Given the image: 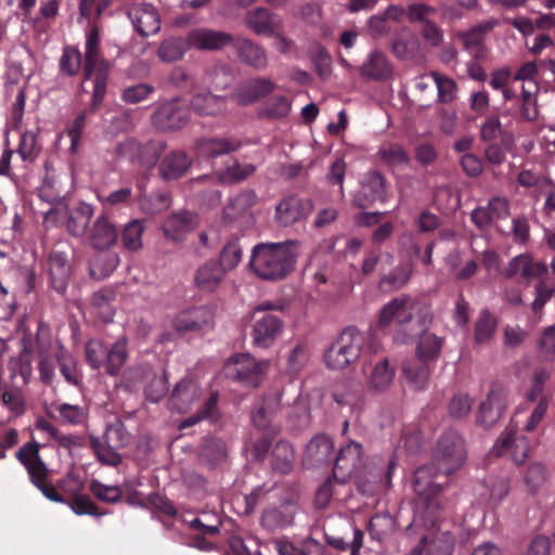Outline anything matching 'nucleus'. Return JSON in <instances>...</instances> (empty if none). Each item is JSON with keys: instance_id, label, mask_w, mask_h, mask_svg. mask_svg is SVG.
<instances>
[{"instance_id": "13d9d810", "label": "nucleus", "mask_w": 555, "mask_h": 555, "mask_svg": "<svg viewBox=\"0 0 555 555\" xmlns=\"http://www.w3.org/2000/svg\"><path fill=\"white\" fill-rule=\"evenodd\" d=\"M442 340L433 333H423L417 346V357L423 361H433L438 358Z\"/></svg>"}, {"instance_id": "cd10ccee", "label": "nucleus", "mask_w": 555, "mask_h": 555, "mask_svg": "<svg viewBox=\"0 0 555 555\" xmlns=\"http://www.w3.org/2000/svg\"><path fill=\"white\" fill-rule=\"evenodd\" d=\"M117 238L118 232L114 224L106 216H99L90 229L89 242L91 246L99 250H105L115 245Z\"/></svg>"}, {"instance_id": "20e7f679", "label": "nucleus", "mask_w": 555, "mask_h": 555, "mask_svg": "<svg viewBox=\"0 0 555 555\" xmlns=\"http://www.w3.org/2000/svg\"><path fill=\"white\" fill-rule=\"evenodd\" d=\"M86 361L93 370L104 369L111 375H117L128 359V341L119 337L113 345L106 346L100 339H89L85 347Z\"/></svg>"}, {"instance_id": "bb28decb", "label": "nucleus", "mask_w": 555, "mask_h": 555, "mask_svg": "<svg viewBox=\"0 0 555 555\" xmlns=\"http://www.w3.org/2000/svg\"><path fill=\"white\" fill-rule=\"evenodd\" d=\"M201 388L191 378L181 379L173 388L169 398V405L180 413L186 412L199 398Z\"/></svg>"}, {"instance_id": "2eb2a0df", "label": "nucleus", "mask_w": 555, "mask_h": 555, "mask_svg": "<svg viewBox=\"0 0 555 555\" xmlns=\"http://www.w3.org/2000/svg\"><path fill=\"white\" fill-rule=\"evenodd\" d=\"M507 403V390L502 386H493L479 406L477 421L486 427L493 426L502 417Z\"/></svg>"}, {"instance_id": "4be33fe9", "label": "nucleus", "mask_w": 555, "mask_h": 555, "mask_svg": "<svg viewBox=\"0 0 555 555\" xmlns=\"http://www.w3.org/2000/svg\"><path fill=\"white\" fill-rule=\"evenodd\" d=\"M164 150L165 143L162 141H150L141 146L134 140L129 139L118 145V152L122 156L129 154V157L132 158L135 155L138 162L146 168L155 166Z\"/></svg>"}, {"instance_id": "ddd939ff", "label": "nucleus", "mask_w": 555, "mask_h": 555, "mask_svg": "<svg viewBox=\"0 0 555 555\" xmlns=\"http://www.w3.org/2000/svg\"><path fill=\"white\" fill-rule=\"evenodd\" d=\"M529 448V441L525 436H516L514 428H506L492 447L491 454L509 455L515 463L522 464L528 456Z\"/></svg>"}, {"instance_id": "680f3d73", "label": "nucleus", "mask_w": 555, "mask_h": 555, "mask_svg": "<svg viewBox=\"0 0 555 555\" xmlns=\"http://www.w3.org/2000/svg\"><path fill=\"white\" fill-rule=\"evenodd\" d=\"M139 205L144 214L155 215L166 210L170 205V201L166 193L156 192L142 196L140 198Z\"/></svg>"}, {"instance_id": "b1692460", "label": "nucleus", "mask_w": 555, "mask_h": 555, "mask_svg": "<svg viewBox=\"0 0 555 555\" xmlns=\"http://www.w3.org/2000/svg\"><path fill=\"white\" fill-rule=\"evenodd\" d=\"M245 25L257 35L271 36L283 27L282 18L267 8L258 7L246 12Z\"/></svg>"}, {"instance_id": "f03ea898", "label": "nucleus", "mask_w": 555, "mask_h": 555, "mask_svg": "<svg viewBox=\"0 0 555 555\" xmlns=\"http://www.w3.org/2000/svg\"><path fill=\"white\" fill-rule=\"evenodd\" d=\"M299 251L300 243L295 240L259 243L253 247L249 267L261 280H282L294 270Z\"/></svg>"}, {"instance_id": "ea45409f", "label": "nucleus", "mask_w": 555, "mask_h": 555, "mask_svg": "<svg viewBox=\"0 0 555 555\" xmlns=\"http://www.w3.org/2000/svg\"><path fill=\"white\" fill-rule=\"evenodd\" d=\"M498 25L499 21L495 18L482 21L469 29L462 31L459 37L461 38L464 48L466 50H472L480 47L483 43L486 36Z\"/></svg>"}, {"instance_id": "49530a36", "label": "nucleus", "mask_w": 555, "mask_h": 555, "mask_svg": "<svg viewBox=\"0 0 555 555\" xmlns=\"http://www.w3.org/2000/svg\"><path fill=\"white\" fill-rule=\"evenodd\" d=\"M144 231L145 227L141 220L134 219L125 224L120 234L122 247L129 251H139L142 249V235Z\"/></svg>"}, {"instance_id": "423d86ee", "label": "nucleus", "mask_w": 555, "mask_h": 555, "mask_svg": "<svg viewBox=\"0 0 555 555\" xmlns=\"http://www.w3.org/2000/svg\"><path fill=\"white\" fill-rule=\"evenodd\" d=\"M363 345L364 336L358 328H345L324 354L326 366L332 370L346 369L360 358Z\"/></svg>"}, {"instance_id": "9b49d317", "label": "nucleus", "mask_w": 555, "mask_h": 555, "mask_svg": "<svg viewBox=\"0 0 555 555\" xmlns=\"http://www.w3.org/2000/svg\"><path fill=\"white\" fill-rule=\"evenodd\" d=\"M361 454L362 446L354 441L340 448L333 467V476L338 482H347L362 469Z\"/></svg>"}, {"instance_id": "a878e982", "label": "nucleus", "mask_w": 555, "mask_h": 555, "mask_svg": "<svg viewBox=\"0 0 555 555\" xmlns=\"http://www.w3.org/2000/svg\"><path fill=\"white\" fill-rule=\"evenodd\" d=\"M227 273L215 259L202 263L194 273L195 286L204 293L216 292L223 282Z\"/></svg>"}, {"instance_id": "f3484780", "label": "nucleus", "mask_w": 555, "mask_h": 555, "mask_svg": "<svg viewBox=\"0 0 555 555\" xmlns=\"http://www.w3.org/2000/svg\"><path fill=\"white\" fill-rule=\"evenodd\" d=\"M313 203L308 198L288 196L275 207V220L283 227L292 225L306 219L313 210Z\"/></svg>"}, {"instance_id": "4d7b16f0", "label": "nucleus", "mask_w": 555, "mask_h": 555, "mask_svg": "<svg viewBox=\"0 0 555 555\" xmlns=\"http://www.w3.org/2000/svg\"><path fill=\"white\" fill-rule=\"evenodd\" d=\"M217 404H218V393L214 392L205 401L204 406L198 412H196L195 414H193L190 417L185 418L180 424V428H186V427L193 426V425L199 423L203 420L216 421L217 417H218V406H217Z\"/></svg>"}, {"instance_id": "69168bd1", "label": "nucleus", "mask_w": 555, "mask_h": 555, "mask_svg": "<svg viewBox=\"0 0 555 555\" xmlns=\"http://www.w3.org/2000/svg\"><path fill=\"white\" fill-rule=\"evenodd\" d=\"M540 357L544 361L555 360V324L545 327L538 339Z\"/></svg>"}, {"instance_id": "6ab92c4d", "label": "nucleus", "mask_w": 555, "mask_h": 555, "mask_svg": "<svg viewBox=\"0 0 555 555\" xmlns=\"http://www.w3.org/2000/svg\"><path fill=\"white\" fill-rule=\"evenodd\" d=\"M386 199V181L377 171L369 172L361 182L360 190L353 195V204L359 208H367L375 202Z\"/></svg>"}, {"instance_id": "79ce46f5", "label": "nucleus", "mask_w": 555, "mask_h": 555, "mask_svg": "<svg viewBox=\"0 0 555 555\" xmlns=\"http://www.w3.org/2000/svg\"><path fill=\"white\" fill-rule=\"evenodd\" d=\"M413 271L412 262L401 263L380 278L379 286L388 292L400 289L410 281Z\"/></svg>"}, {"instance_id": "5701e85b", "label": "nucleus", "mask_w": 555, "mask_h": 555, "mask_svg": "<svg viewBox=\"0 0 555 555\" xmlns=\"http://www.w3.org/2000/svg\"><path fill=\"white\" fill-rule=\"evenodd\" d=\"M215 318L214 310L202 306L186 309L179 312L172 321V326L177 332L199 331L212 324Z\"/></svg>"}, {"instance_id": "f8f14e48", "label": "nucleus", "mask_w": 555, "mask_h": 555, "mask_svg": "<svg viewBox=\"0 0 555 555\" xmlns=\"http://www.w3.org/2000/svg\"><path fill=\"white\" fill-rule=\"evenodd\" d=\"M189 111L179 100L159 105L153 114V125L163 131L183 128L189 122Z\"/></svg>"}, {"instance_id": "37998d69", "label": "nucleus", "mask_w": 555, "mask_h": 555, "mask_svg": "<svg viewBox=\"0 0 555 555\" xmlns=\"http://www.w3.org/2000/svg\"><path fill=\"white\" fill-rule=\"evenodd\" d=\"M376 155L384 165L391 168L405 167L410 164L409 154L398 143L383 144Z\"/></svg>"}, {"instance_id": "0eeeda50", "label": "nucleus", "mask_w": 555, "mask_h": 555, "mask_svg": "<svg viewBox=\"0 0 555 555\" xmlns=\"http://www.w3.org/2000/svg\"><path fill=\"white\" fill-rule=\"evenodd\" d=\"M40 447L37 442H27L16 452V459L26 468L31 483L48 500L63 503L64 498L56 492L52 485L46 483L49 470L39 454Z\"/></svg>"}, {"instance_id": "c756f323", "label": "nucleus", "mask_w": 555, "mask_h": 555, "mask_svg": "<svg viewBox=\"0 0 555 555\" xmlns=\"http://www.w3.org/2000/svg\"><path fill=\"white\" fill-rule=\"evenodd\" d=\"M361 76L372 80H386L392 75V65L380 51H373L360 67Z\"/></svg>"}, {"instance_id": "774afa93", "label": "nucleus", "mask_w": 555, "mask_h": 555, "mask_svg": "<svg viewBox=\"0 0 555 555\" xmlns=\"http://www.w3.org/2000/svg\"><path fill=\"white\" fill-rule=\"evenodd\" d=\"M90 491L99 500L107 503H116L122 495V490L118 486H107L99 480L90 483Z\"/></svg>"}, {"instance_id": "f257e3e1", "label": "nucleus", "mask_w": 555, "mask_h": 555, "mask_svg": "<svg viewBox=\"0 0 555 555\" xmlns=\"http://www.w3.org/2000/svg\"><path fill=\"white\" fill-rule=\"evenodd\" d=\"M467 457L465 441L453 430L441 435L430 463L418 467L414 473L416 493L415 515L425 526H435L448 514L450 502L443 495L448 482L438 478L449 477L460 469Z\"/></svg>"}, {"instance_id": "393cba45", "label": "nucleus", "mask_w": 555, "mask_h": 555, "mask_svg": "<svg viewBox=\"0 0 555 555\" xmlns=\"http://www.w3.org/2000/svg\"><path fill=\"white\" fill-rule=\"evenodd\" d=\"M233 38L230 34L207 28L193 29L188 34L190 48L196 50H220L230 44Z\"/></svg>"}, {"instance_id": "412c9836", "label": "nucleus", "mask_w": 555, "mask_h": 555, "mask_svg": "<svg viewBox=\"0 0 555 555\" xmlns=\"http://www.w3.org/2000/svg\"><path fill=\"white\" fill-rule=\"evenodd\" d=\"M134 29L142 37L155 35L160 29V18L156 9L147 3H135L128 10Z\"/></svg>"}, {"instance_id": "39448f33", "label": "nucleus", "mask_w": 555, "mask_h": 555, "mask_svg": "<svg viewBox=\"0 0 555 555\" xmlns=\"http://www.w3.org/2000/svg\"><path fill=\"white\" fill-rule=\"evenodd\" d=\"M130 442L131 435L118 418L106 425L102 439L98 437L90 439L96 459L102 464L114 467L121 463V455L118 451L128 447Z\"/></svg>"}, {"instance_id": "7c9ffc66", "label": "nucleus", "mask_w": 555, "mask_h": 555, "mask_svg": "<svg viewBox=\"0 0 555 555\" xmlns=\"http://www.w3.org/2000/svg\"><path fill=\"white\" fill-rule=\"evenodd\" d=\"M333 451V440L326 435H317L307 444L305 461L310 465H322L328 463Z\"/></svg>"}, {"instance_id": "a211bd4d", "label": "nucleus", "mask_w": 555, "mask_h": 555, "mask_svg": "<svg viewBox=\"0 0 555 555\" xmlns=\"http://www.w3.org/2000/svg\"><path fill=\"white\" fill-rule=\"evenodd\" d=\"M547 273V267L535 261L530 254H520L511 259L503 270L505 278H520L529 283L532 279H543Z\"/></svg>"}, {"instance_id": "c85d7f7f", "label": "nucleus", "mask_w": 555, "mask_h": 555, "mask_svg": "<svg viewBox=\"0 0 555 555\" xmlns=\"http://www.w3.org/2000/svg\"><path fill=\"white\" fill-rule=\"evenodd\" d=\"M242 142L234 137L204 138L197 141L196 149L204 157H218L237 151Z\"/></svg>"}, {"instance_id": "1a4fd4ad", "label": "nucleus", "mask_w": 555, "mask_h": 555, "mask_svg": "<svg viewBox=\"0 0 555 555\" xmlns=\"http://www.w3.org/2000/svg\"><path fill=\"white\" fill-rule=\"evenodd\" d=\"M127 387L135 389L144 385V393L151 402L160 401L168 392V380L164 374H157L150 365H137L126 372Z\"/></svg>"}, {"instance_id": "a18cd8bd", "label": "nucleus", "mask_w": 555, "mask_h": 555, "mask_svg": "<svg viewBox=\"0 0 555 555\" xmlns=\"http://www.w3.org/2000/svg\"><path fill=\"white\" fill-rule=\"evenodd\" d=\"M53 410L56 413L54 417L64 425L77 426L88 417L87 409L78 404L56 403Z\"/></svg>"}, {"instance_id": "f704fd0d", "label": "nucleus", "mask_w": 555, "mask_h": 555, "mask_svg": "<svg viewBox=\"0 0 555 555\" xmlns=\"http://www.w3.org/2000/svg\"><path fill=\"white\" fill-rule=\"evenodd\" d=\"M55 359L61 375L65 382L74 387H80L82 385L83 375L77 366L75 357L62 346L55 350Z\"/></svg>"}, {"instance_id": "bf43d9fd", "label": "nucleus", "mask_w": 555, "mask_h": 555, "mask_svg": "<svg viewBox=\"0 0 555 555\" xmlns=\"http://www.w3.org/2000/svg\"><path fill=\"white\" fill-rule=\"evenodd\" d=\"M257 201V195L254 191L247 190L241 192L233 197L225 208V212L231 218H236L248 211Z\"/></svg>"}, {"instance_id": "473e14b6", "label": "nucleus", "mask_w": 555, "mask_h": 555, "mask_svg": "<svg viewBox=\"0 0 555 555\" xmlns=\"http://www.w3.org/2000/svg\"><path fill=\"white\" fill-rule=\"evenodd\" d=\"M192 160L183 151H172L159 165L160 176L166 180L178 179L191 167Z\"/></svg>"}, {"instance_id": "338daca9", "label": "nucleus", "mask_w": 555, "mask_h": 555, "mask_svg": "<svg viewBox=\"0 0 555 555\" xmlns=\"http://www.w3.org/2000/svg\"><path fill=\"white\" fill-rule=\"evenodd\" d=\"M417 40L414 34L403 30L392 42V52L400 59H409L416 47Z\"/></svg>"}, {"instance_id": "72a5a7b5", "label": "nucleus", "mask_w": 555, "mask_h": 555, "mask_svg": "<svg viewBox=\"0 0 555 555\" xmlns=\"http://www.w3.org/2000/svg\"><path fill=\"white\" fill-rule=\"evenodd\" d=\"M51 286L59 293H64L69 280L70 267L65 254L55 251L49 258Z\"/></svg>"}, {"instance_id": "de8ad7c7", "label": "nucleus", "mask_w": 555, "mask_h": 555, "mask_svg": "<svg viewBox=\"0 0 555 555\" xmlns=\"http://www.w3.org/2000/svg\"><path fill=\"white\" fill-rule=\"evenodd\" d=\"M243 248L238 238L233 237L229 240L222 247L219 254V266L225 273L233 271L242 261Z\"/></svg>"}, {"instance_id": "052dcab7", "label": "nucleus", "mask_w": 555, "mask_h": 555, "mask_svg": "<svg viewBox=\"0 0 555 555\" xmlns=\"http://www.w3.org/2000/svg\"><path fill=\"white\" fill-rule=\"evenodd\" d=\"M433 77L437 91H438V101L441 103H451L456 98L457 86L455 81L446 76L441 75L437 72H433L430 74Z\"/></svg>"}, {"instance_id": "8fccbe9b", "label": "nucleus", "mask_w": 555, "mask_h": 555, "mask_svg": "<svg viewBox=\"0 0 555 555\" xmlns=\"http://www.w3.org/2000/svg\"><path fill=\"white\" fill-rule=\"evenodd\" d=\"M272 457V466L274 470L281 474H288L292 470L295 454L293 447L288 442H278L273 449Z\"/></svg>"}, {"instance_id": "a19ab883", "label": "nucleus", "mask_w": 555, "mask_h": 555, "mask_svg": "<svg viewBox=\"0 0 555 555\" xmlns=\"http://www.w3.org/2000/svg\"><path fill=\"white\" fill-rule=\"evenodd\" d=\"M93 216V207L86 203H80L75 207L67 219V230L74 236L86 234L90 220Z\"/></svg>"}, {"instance_id": "dca6fc26", "label": "nucleus", "mask_w": 555, "mask_h": 555, "mask_svg": "<svg viewBox=\"0 0 555 555\" xmlns=\"http://www.w3.org/2000/svg\"><path fill=\"white\" fill-rule=\"evenodd\" d=\"M284 328L283 321L271 313L254 318L253 343L256 347L267 349L274 344Z\"/></svg>"}, {"instance_id": "9d476101", "label": "nucleus", "mask_w": 555, "mask_h": 555, "mask_svg": "<svg viewBox=\"0 0 555 555\" xmlns=\"http://www.w3.org/2000/svg\"><path fill=\"white\" fill-rule=\"evenodd\" d=\"M414 309L415 301L412 297L409 295L397 296L383 306L377 324L379 327L395 324L400 328H405L413 319Z\"/></svg>"}, {"instance_id": "3c124183", "label": "nucleus", "mask_w": 555, "mask_h": 555, "mask_svg": "<svg viewBox=\"0 0 555 555\" xmlns=\"http://www.w3.org/2000/svg\"><path fill=\"white\" fill-rule=\"evenodd\" d=\"M116 295V289L107 286L99 289L92 296V306L99 310L100 317L106 322L113 319L112 302L115 301Z\"/></svg>"}, {"instance_id": "aec40b11", "label": "nucleus", "mask_w": 555, "mask_h": 555, "mask_svg": "<svg viewBox=\"0 0 555 555\" xmlns=\"http://www.w3.org/2000/svg\"><path fill=\"white\" fill-rule=\"evenodd\" d=\"M276 85L269 78L256 77L242 81L232 98L240 105H250L274 91Z\"/></svg>"}, {"instance_id": "c03bdc74", "label": "nucleus", "mask_w": 555, "mask_h": 555, "mask_svg": "<svg viewBox=\"0 0 555 555\" xmlns=\"http://www.w3.org/2000/svg\"><path fill=\"white\" fill-rule=\"evenodd\" d=\"M402 371L406 380L416 389L425 387L430 374L428 361H423L418 357L405 362Z\"/></svg>"}, {"instance_id": "4468645a", "label": "nucleus", "mask_w": 555, "mask_h": 555, "mask_svg": "<svg viewBox=\"0 0 555 555\" xmlns=\"http://www.w3.org/2000/svg\"><path fill=\"white\" fill-rule=\"evenodd\" d=\"M281 395L278 391L266 393L251 412V423L260 433L275 436L279 428L272 424L273 416L280 409Z\"/></svg>"}, {"instance_id": "603ef678", "label": "nucleus", "mask_w": 555, "mask_h": 555, "mask_svg": "<svg viewBox=\"0 0 555 555\" xmlns=\"http://www.w3.org/2000/svg\"><path fill=\"white\" fill-rule=\"evenodd\" d=\"M188 48H190L188 39L169 38L160 43L157 54L162 61L170 63L180 60Z\"/></svg>"}, {"instance_id": "6e6552de", "label": "nucleus", "mask_w": 555, "mask_h": 555, "mask_svg": "<svg viewBox=\"0 0 555 555\" xmlns=\"http://www.w3.org/2000/svg\"><path fill=\"white\" fill-rule=\"evenodd\" d=\"M270 362L257 360L248 353H240L228 359L225 375L245 386L257 387L264 377Z\"/></svg>"}, {"instance_id": "864d4df0", "label": "nucleus", "mask_w": 555, "mask_h": 555, "mask_svg": "<svg viewBox=\"0 0 555 555\" xmlns=\"http://www.w3.org/2000/svg\"><path fill=\"white\" fill-rule=\"evenodd\" d=\"M255 171L256 166L253 164L240 163L234 159L222 171L220 179L225 183H237L246 180Z\"/></svg>"}, {"instance_id": "2f4dec72", "label": "nucleus", "mask_w": 555, "mask_h": 555, "mask_svg": "<svg viewBox=\"0 0 555 555\" xmlns=\"http://www.w3.org/2000/svg\"><path fill=\"white\" fill-rule=\"evenodd\" d=\"M296 509L291 504H283L279 507H270L262 513L260 522L269 531L282 529L294 522Z\"/></svg>"}, {"instance_id": "58836bf2", "label": "nucleus", "mask_w": 555, "mask_h": 555, "mask_svg": "<svg viewBox=\"0 0 555 555\" xmlns=\"http://www.w3.org/2000/svg\"><path fill=\"white\" fill-rule=\"evenodd\" d=\"M238 57L256 69H264L268 65L266 50L249 39H241L236 43Z\"/></svg>"}, {"instance_id": "e2e57ef3", "label": "nucleus", "mask_w": 555, "mask_h": 555, "mask_svg": "<svg viewBox=\"0 0 555 555\" xmlns=\"http://www.w3.org/2000/svg\"><path fill=\"white\" fill-rule=\"evenodd\" d=\"M16 152L24 162H34L40 152L37 134L34 131L23 132Z\"/></svg>"}, {"instance_id": "6e6d98bb", "label": "nucleus", "mask_w": 555, "mask_h": 555, "mask_svg": "<svg viewBox=\"0 0 555 555\" xmlns=\"http://www.w3.org/2000/svg\"><path fill=\"white\" fill-rule=\"evenodd\" d=\"M81 68V53L74 46H66L63 48L60 57V72L68 77L76 76Z\"/></svg>"}, {"instance_id": "5fc2aeb1", "label": "nucleus", "mask_w": 555, "mask_h": 555, "mask_svg": "<svg viewBox=\"0 0 555 555\" xmlns=\"http://www.w3.org/2000/svg\"><path fill=\"white\" fill-rule=\"evenodd\" d=\"M234 76L230 67L215 65L206 70L205 81L216 90H224L233 82Z\"/></svg>"}, {"instance_id": "c9c22d12", "label": "nucleus", "mask_w": 555, "mask_h": 555, "mask_svg": "<svg viewBox=\"0 0 555 555\" xmlns=\"http://www.w3.org/2000/svg\"><path fill=\"white\" fill-rule=\"evenodd\" d=\"M195 225V216L183 211L170 215L163 224V231L167 237L179 241L185 233L193 230Z\"/></svg>"}, {"instance_id": "09e8293b", "label": "nucleus", "mask_w": 555, "mask_h": 555, "mask_svg": "<svg viewBox=\"0 0 555 555\" xmlns=\"http://www.w3.org/2000/svg\"><path fill=\"white\" fill-rule=\"evenodd\" d=\"M496 319L489 311H481L475 323L474 339L477 345H487L491 341L496 330Z\"/></svg>"}, {"instance_id": "e433bc0d", "label": "nucleus", "mask_w": 555, "mask_h": 555, "mask_svg": "<svg viewBox=\"0 0 555 555\" xmlns=\"http://www.w3.org/2000/svg\"><path fill=\"white\" fill-rule=\"evenodd\" d=\"M395 367L390 366L388 359L383 358L372 364L367 375V387L374 391H384L392 383Z\"/></svg>"}, {"instance_id": "7ed1b4c3", "label": "nucleus", "mask_w": 555, "mask_h": 555, "mask_svg": "<svg viewBox=\"0 0 555 555\" xmlns=\"http://www.w3.org/2000/svg\"><path fill=\"white\" fill-rule=\"evenodd\" d=\"M111 64L101 54L99 29L93 26L86 34L83 73L86 79H93L91 111L98 109L105 93Z\"/></svg>"}, {"instance_id": "4c0bfd02", "label": "nucleus", "mask_w": 555, "mask_h": 555, "mask_svg": "<svg viewBox=\"0 0 555 555\" xmlns=\"http://www.w3.org/2000/svg\"><path fill=\"white\" fill-rule=\"evenodd\" d=\"M191 107L199 115L215 116L225 112L227 99L210 92H199L192 98Z\"/></svg>"}, {"instance_id": "0e129e2a", "label": "nucleus", "mask_w": 555, "mask_h": 555, "mask_svg": "<svg viewBox=\"0 0 555 555\" xmlns=\"http://www.w3.org/2000/svg\"><path fill=\"white\" fill-rule=\"evenodd\" d=\"M291 101L284 95L271 98L264 105L262 113L270 118H283L291 112Z\"/></svg>"}]
</instances>
